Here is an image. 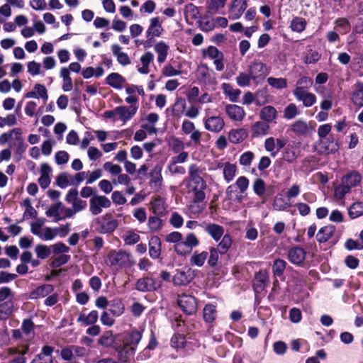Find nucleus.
<instances>
[{
    "label": "nucleus",
    "instance_id": "f257e3e1",
    "mask_svg": "<svg viewBox=\"0 0 363 363\" xmlns=\"http://www.w3.org/2000/svg\"><path fill=\"white\" fill-rule=\"evenodd\" d=\"M201 170L196 164H191L189 168L186 187L189 191H193L194 203H202L206 198L204 190L207 185L205 180L200 176Z\"/></svg>",
    "mask_w": 363,
    "mask_h": 363
},
{
    "label": "nucleus",
    "instance_id": "f03ea898",
    "mask_svg": "<svg viewBox=\"0 0 363 363\" xmlns=\"http://www.w3.org/2000/svg\"><path fill=\"white\" fill-rule=\"evenodd\" d=\"M94 223L95 231L100 234H111L118 226V221L110 213L97 217L94 220Z\"/></svg>",
    "mask_w": 363,
    "mask_h": 363
},
{
    "label": "nucleus",
    "instance_id": "7ed1b4c3",
    "mask_svg": "<svg viewBox=\"0 0 363 363\" xmlns=\"http://www.w3.org/2000/svg\"><path fill=\"white\" fill-rule=\"evenodd\" d=\"M162 286L161 280L153 277V273L149 272L147 276L138 279L135 283V289L140 292H155Z\"/></svg>",
    "mask_w": 363,
    "mask_h": 363
},
{
    "label": "nucleus",
    "instance_id": "20e7f679",
    "mask_svg": "<svg viewBox=\"0 0 363 363\" xmlns=\"http://www.w3.org/2000/svg\"><path fill=\"white\" fill-rule=\"evenodd\" d=\"M200 241L194 233H189L186 235L185 240L178 245H174V250L179 256H186L190 254L194 247H197Z\"/></svg>",
    "mask_w": 363,
    "mask_h": 363
},
{
    "label": "nucleus",
    "instance_id": "39448f33",
    "mask_svg": "<svg viewBox=\"0 0 363 363\" xmlns=\"http://www.w3.org/2000/svg\"><path fill=\"white\" fill-rule=\"evenodd\" d=\"M177 304L183 313L187 315H194L197 311L196 298L191 295L186 294L179 295Z\"/></svg>",
    "mask_w": 363,
    "mask_h": 363
},
{
    "label": "nucleus",
    "instance_id": "423d86ee",
    "mask_svg": "<svg viewBox=\"0 0 363 363\" xmlns=\"http://www.w3.org/2000/svg\"><path fill=\"white\" fill-rule=\"evenodd\" d=\"M249 73L255 82L262 80L269 73V69L266 64L259 60H255L249 66Z\"/></svg>",
    "mask_w": 363,
    "mask_h": 363
},
{
    "label": "nucleus",
    "instance_id": "0eeeda50",
    "mask_svg": "<svg viewBox=\"0 0 363 363\" xmlns=\"http://www.w3.org/2000/svg\"><path fill=\"white\" fill-rule=\"evenodd\" d=\"M318 144L320 146V153L321 154H334L340 149L339 142L333 135L319 139Z\"/></svg>",
    "mask_w": 363,
    "mask_h": 363
},
{
    "label": "nucleus",
    "instance_id": "6e6552de",
    "mask_svg": "<svg viewBox=\"0 0 363 363\" xmlns=\"http://www.w3.org/2000/svg\"><path fill=\"white\" fill-rule=\"evenodd\" d=\"M90 211L93 215H98L101 211V208H109L111 205L110 200L105 196H94L89 201Z\"/></svg>",
    "mask_w": 363,
    "mask_h": 363
},
{
    "label": "nucleus",
    "instance_id": "1a4fd4ad",
    "mask_svg": "<svg viewBox=\"0 0 363 363\" xmlns=\"http://www.w3.org/2000/svg\"><path fill=\"white\" fill-rule=\"evenodd\" d=\"M194 279L191 274V269H187L184 270L182 269H177L175 274L172 277V282L175 286H186Z\"/></svg>",
    "mask_w": 363,
    "mask_h": 363
},
{
    "label": "nucleus",
    "instance_id": "9d476101",
    "mask_svg": "<svg viewBox=\"0 0 363 363\" xmlns=\"http://www.w3.org/2000/svg\"><path fill=\"white\" fill-rule=\"evenodd\" d=\"M306 257V252L301 247L296 246L289 249L287 258L291 263L296 266H302Z\"/></svg>",
    "mask_w": 363,
    "mask_h": 363
},
{
    "label": "nucleus",
    "instance_id": "9b49d317",
    "mask_svg": "<svg viewBox=\"0 0 363 363\" xmlns=\"http://www.w3.org/2000/svg\"><path fill=\"white\" fill-rule=\"evenodd\" d=\"M247 7V0H233L229 8V18L232 20L240 18Z\"/></svg>",
    "mask_w": 363,
    "mask_h": 363
},
{
    "label": "nucleus",
    "instance_id": "f8f14e48",
    "mask_svg": "<svg viewBox=\"0 0 363 363\" xmlns=\"http://www.w3.org/2000/svg\"><path fill=\"white\" fill-rule=\"evenodd\" d=\"M55 347L50 345H44L39 354H36L30 363H53L52 353Z\"/></svg>",
    "mask_w": 363,
    "mask_h": 363
},
{
    "label": "nucleus",
    "instance_id": "ddd939ff",
    "mask_svg": "<svg viewBox=\"0 0 363 363\" xmlns=\"http://www.w3.org/2000/svg\"><path fill=\"white\" fill-rule=\"evenodd\" d=\"M108 257L111 265L125 267L129 261L130 254L123 250H119L118 252L111 251L108 255Z\"/></svg>",
    "mask_w": 363,
    "mask_h": 363
},
{
    "label": "nucleus",
    "instance_id": "4468645a",
    "mask_svg": "<svg viewBox=\"0 0 363 363\" xmlns=\"http://www.w3.org/2000/svg\"><path fill=\"white\" fill-rule=\"evenodd\" d=\"M224 125L225 122L220 116H211L204 120L205 128L211 132L218 133Z\"/></svg>",
    "mask_w": 363,
    "mask_h": 363
},
{
    "label": "nucleus",
    "instance_id": "2eb2a0df",
    "mask_svg": "<svg viewBox=\"0 0 363 363\" xmlns=\"http://www.w3.org/2000/svg\"><path fill=\"white\" fill-rule=\"evenodd\" d=\"M149 255L153 259L160 258L162 252V242L160 238L157 235H153L149 240Z\"/></svg>",
    "mask_w": 363,
    "mask_h": 363
},
{
    "label": "nucleus",
    "instance_id": "dca6fc26",
    "mask_svg": "<svg viewBox=\"0 0 363 363\" xmlns=\"http://www.w3.org/2000/svg\"><path fill=\"white\" fill-rule=\"evenodd\" d=\"M55 287L52 284H45L38 286L35 289L32 291L29 294V298L38 299L40 298H44L49 294L53 293Z\"/></svg>",
    "mask_w": 363,
    "mask_h": 363
},
{
    "label": "nucleus",
    "instance_id": "f3484780",
    "mask_svg": "<svg viewBox=\"0 0 363 363\" xmlns=\"http://www.w3.org/2000/svg\"><path fill=\"white\" fill-rule=\"evenodd\" d=\"M225 110L228 117L233 121H241L245 116L244 109L235 104H227Z\"/></svg>",
    "mask_w": 363,
    "mask_h": 363
},
{
    "label": "nucleus",
    "instance_id": "a211bd4d",
    "mask_svg": "<svg viewBox=\"0 0 363 363\" xmlns=\"http://www.w3.org/2000/svg\"><path fill=\"white\" fill-rule=\"evenodd\" d=\"M269 276L266 271L259 270L255 274V279L252 284V287L256 293L262 291L266 286V282L268 281Z\"/></svg>",
    "mask_w": 363,
    "mask_h": 363
},
{
    "label": "nucleus",
    "instance_id": "6ab92c4d",
    "mask_svg": "<svg viewBox=\"0 0 363 363\" xmlns=\"http://www.w3.org/2000/svg\"><path fill=\"white\" fill-rule=\"evenodd\" d=\"M138 106H120L116 107V112H118V115L120 117V119L125 123L128 121L130 120L136 113L138 111Z\"/></svg>",
    "mask_w": 363,
    "mask_h": 363
},
{
    "label": "nucleus",
    "instance_id": "aec40b11",
    "mask_svg": "<svg viewBox=\"0 0 363 363\" xmlns=\"http://www.w3.org/2000/svg\"><path fill=\"white\" fill-rule=\"evenodd\" d=\"M362 179L361 174L356 170L351 171L345 174L342 179L343 184H345L350 189L352 187L358 186Z\"/></svg>",
    "mask_w": 363,
    "mask_h": 363
},
{
    "label": "nucleus",
    "instance_id": "412c9836",
    "mask_svg": "<svg viewBox=\"0 0 363 363\" xmlns=\"http://www.w3.org/2000/svg\"><path fill=\"white\" fill-rule=\"evenodd\" d=\"M164 31L159 17H154L150 20V26L146 31V37H160Z\"/></svg>",
    "mask_w": 363,
    "mask_h": 363
},
{
    "label": "nucleus",
    "instance_id": "4be33fe9",
    "mask_svg": "<svg viewBox=\"0 0 363 363\" xmlns=\"http://www.w3.org/2000/svg\"><path fill=\"white\" fill-rule=\"evenodd\" d=\"M335 226L328 225L320 228L316 235V240L319 243L328 242L333 235L335 231Z\"/></svg>",
    "mask_w": 363,
    "mask_h": 363
},
{
    "label": "nucleus",
    "instance_id": "5701e85b",
    "mask_svg": "<svg viewBox=\"0 0 363 363\" xmlns=\"http://www.w3.org/2000/svg\"><path fill=\"white\" fill-rule=\"evenodd\" d=\"M204 230L216 242L219 241L224 235V228L216 223H208Z\"/></svg>",
    "mask_w": 363,
    "mask_h": 363
},
{
    "label": "nucleus",
    "instance_id": "b1692460",
    "mask_svg": "<svg viewBox=\"0 0 363 363\" xmlns=\"http://www.w3.org/2000/svg\"><path fill=\"white\" fill-rule=\"evenodd\" d=\"M270 126L269 123L262 121H257L251 127V136L252 138H259L265 135L268 133Z\"/></svg>",
    "mask_w": 363,
    "mask_h": 363
},
{
    "label": "nucleus",
    "instance_id": "393cba45",
    "mask_svg": "<svg viewBox=\"0 0 363 363\" xmlns=\"http://www.w3.org/2000/svg\"><path fill=\"white\" fill-rule=\"evenodd\" d=\"M106 84L116 89H121L125 79L117 72H112L106 77Z\"/></svg>",
    "mask_w": 363,
    "mask_h": 363
},
{
    "label": "nucleus",
    "instance_id": "a878e982",
    "mask_svg": "<svg viewBox=\"0 0 363 363\" xmlns=\"http://www.w3.org/2000/svg\"><path fill=\"white\" fill-rule=\"evenodd\" d=\"M247 137L248 133L244 128L232 129L228 134L229 141L233 144L240 143Z\"/></svg>",
    "mask_w": 363,
    "mask_h": 363
},
{
    "label": "nucleus",
    "instance_id": "bb28decb",
    "mask_svg": "<svg viewBox=\"0 0 363 363\" xmlns=\"http://www.w3.org/2000/svg\"><path fill=\"white\" fill-rule=\"evenodd\" d=\"M296 100L302 101L305 107H311L316 102V96L311 92H298L293 94Z\"/></svg>",
    "mask_w": 363,
    "mask_h": 363
},
{
    "label": "nucleus",
    "instance_id": "cd10ccee",
    "mask_svg": "<svg viewBox=\"0 0 363 363\" xmlns=\"http://www.w3.org/2000/svg\"><path fill=\"white\" fill-rule=\"evenodd\" d=\"M162 166L161 164H156L150 172V185L157 187H160L162 183Z\"/></svg>",
    "mask_w": 363,
    "mask_h": 363
},
{
    "label": "nucleus",
    "instance_id": "c85d7f7f",
    "mask_svg": "<svg viewBox=\"0 0 363 363\" xmlns=\"http://www.w3.org/2000/svg\"><path fill=\"white\" fill-rule=\"evenodd\" d=\"M259 116L262 121L269 123L274 121L277 118V111L272 106H267L261 109Z\"/></svg>",
    "mask_w": 363,
    "mask_h": 363
},
{
    "label": "nucleus",
    "instance_id": "c756f323",
    "mask_svg": "<svg viewBox=\"0 0 363 363\" xmlns=\"http://www.w3.org/2000/svg\"><path fill=\"white\" fill-rule=\"evenodd\" d=\"M121 47L118 44L111 45V51L114 56L117 57V61L123 66L130 64V60L127 53L121 51Z\"/></svg>",
    "mask_w": 363,
    "mask_h": 363
},
{
    "label": "nucleus",
    "instance_id": "7c9ffc66",
    "mask_svg": "<svg viewBox=\"0 0 363 363\" xmlns=\"http://www.w3.org/2000/svg\"><path fill=\"white\" fill-rule=\"evenodd\" d=\"M290 130L297 136H306L308 133L309 128L305 121L298 119L291 124Z\"/></svg>",
    "mask_w": 363,
    "mask_h": 363
},
{
    "label": "nucleus",
    "instance_id": "2f4dec72",
    "mask_svg": "<svg viewBox=\"0 0 363 363\" xmlns=\"http://www.w3.org/2000/svg\"><path fill=\"white\" fill-rule=\"evenodd\" d=\"M221 240L217 245V247H215L217 249V251H220V255H225L233 245V238L230 234L226 233L224 234Z\"/></svg>",
    "mask_w": 363,
    "mask_h": 363
},
{
    "label": "nucleus",
    "instance_id": "473e14b6",
    "mask_svg": "<svg viewBox=\"0 0 363 363\" xmlns=\"http://www.w3.org/2000/svg\"><path fill=\"white\" fill-rule=\"evenodd\" d=\"M14 303L9 300L0 303V320H6L13 313Z\"/></svg>",
    "mask_w": 363,
    "mask_h": 363
},
{
    "label": "nucleus",
    "instance_id": "72a5a7b5",
    "mask_svg": "<svg viewBox=\"0 0 363 363\" xmlns=\"http://www.w3.org/2000/svg\"><path fill=\"white\" fill-rule=\"evenodd\" d=\"M108 306V311L115 317L121 316L124 313L125 306L118 298L111 300Z\"/></svg>",
    "mask_w": 363,
    "mask_h": 363
},
{
    "label": "nucleus",
    "instance_id": "f704fd0d",
    "mask_svg": "<svg viewBox=\"0 0 363 363\" xmlns=\"http://www.w3.org/2000/svg\"><path fill=\"white\" fill-rule=\"evenodd\" d=\"M169 46L162 40L159 41L155 45V51L157 53V61L159 63H163L168 55Z\"/></svg>",
    "mask_w": 363,
    "mask_h": 363
},
{
    "label": "nucleus",
    "instance_id": "c9c22d12",
    "mask_svg": "<svg viewBox=\"0 0 363 363\" xmlns=\"http://www.w3.org/2000/svg\"><path fill=\"white\" fill-rule=\"evenodd\" d=\"M313 84L312 78L306 76L301 77L296 82V87L293 90V94L298 92H306Z\"/></svg>",
    "mask_w": 363,
    "mask_h": 363
},
{
    "label": "nucleus",
    "instance_id": "e433bc0d",
    "mask_svg": "<svg viewBox=\"0 0 363 363\" xmlns=\"http://www.w3.org/2000/svg\"><path fill=\"white\" fill-rule=\"evenodd\" d=\"M356 89L352 94V103L359 107L363 106V83L357 82L355 84Z\"/></svg>",
    "mask_w": 363,
    "mask_h": 363
},
{
    "label": "nucleus",
    "instance_id": "4c0bfd02",
    "mask_svg": "<svg viewBox=\"0 0 363 363\" xmlns=\"http://www.w3.org/2000/svg\"><path fill=\"white\" fill-rule=\"evenodd\" d=\"M223 93L228 96L231 102H237L239 99L241 91L239 89H233L231 84L223 83L222 84Z\"/></svg>",
    "mask_w": 363,
    "mask_h": 363
},
{
    "label": "nucleus",
    "instance_id": "58836bf2",
    "mask_svg": "<svg viewBox=\"0 0 363 363\" xmlns=\"http://www.w3.org/2000/svg\"><path fill=\"white\" fill-rule=\"evenodd\" d=\"M160 216H152L148 218L147 227L150 232H159L163 227V220L161 219Z\"/></svg>",
    "mask_w": 363,
    "mask_h": 363
},
{
    "label": "nucleus",
    "instance_id": "ea45409f",
    "mask_svg": "<svg viewBox=\"0 0 363 363\" xmlns=\"http://www.w3.org/2000/svg\"><path fill=\"white\" fill-rule=\"evenodd\" d=\"M306 26L307 21L305 18L295 16L292 18L289 27L292 31L301 33L305 30Z\"/></svg>",
    "mask_w": 363,
    "mask_h": 363
},
{
    "label": "nucleus",
    "instance_id": "a19ab883",
    "mask_svg": "<svg viewBox=\"0 0 363 363\" xmlns=\"http://www.w3.org/2000/svg\"><path fill=\"white\" fill-rule=\"evenodd\" d=\"M208 256V252L203 251L199 252L196 250L190 258V264L192 266L202 267Z\"/></svg>",
    "mask_w": 363,
    "mask_h": 363
},
{
    "label": "nucleus",
    "instance_id": "79ce46f5",
    "mask_svg": "<svg viewBox=\"0 0 363 363\" xmlns=\"http://www.w3.org/2000/svg\"><path fill=\"white\" fill-rule=\"evenodd\" d=\"M150 210L152 213L156 216H164L165 215L166 207L164 203L161 200L160 198L154 199L150 203Z\"/></svg>",
    "mask_w": 363,
    "mask_h": 363
},
{
    "label": "nucleus",
    "instance_id": "37998d69",
    "mask_svg": "<svg viewBox=\"0 0 363 363\" xmlns=\"http://www.w3.org/2000/svg\"><path fill=\"white\" fill-rule=\"evenodd\" d=\"M216 316V306L212 303L206 304L203 311V318L205 322L211 323Z\"/></svg>",
    "mask_w": 363,
    "mask_h": 363
},
{
    "label": "nucleus",
    "instance_id": "c03bdc74",
    "mask_svg": "<svg viewBox=\"0 0 363 363\" xmlns=\"http://www.w3.org/2000/svg\"><path fill=\"white\" fill-rule=\"evenodd\" d=\"M99 318L98 311L96 310L91 311L88 315L81 313L77 321L78 323H84L86 325H94L96 323Z\"/></svg>",
    "mask_w": 363,
    "mask_h": 363
},
{
    "label": "nucleus",
    "instance_id": "a18cd8bd",
    "mask_svg": "<svg viewBox=\"0 0 363 363\" xmlns=\"http://www.w3.org/2000/svg\"><path fill=\"white\" fill-rule=\"evenodd\" d=\"M186 108V102L185 99L182 97L177 98L176 101L173 105L172 115L174 117L180 118L184 113Z\"/></svg>",
    "mask_w": 363,
    "mask_h": 363
},
{
    "label": "nucleus",
    "instance_id": "49530a36",
    "mask_svg": "<svg viewBox=\"0 0 363 363\" xmlns=\"http://www.w3.org/2000/svg\"><path fill=\"white\" fill-rule=\"evenodd\" d=\"M226 1L227 0H207V13L210 14H215L218 13L220 9H223L225 6Z\"/></svg>",
    "mask_w": 363,
    "mask_h": 363
},
{
    "label": "nucleus",
    "instance_id": "de8ad7c7",
    "mask_svg": "<svg viewBox=\"0 0 363 363\" xmlns=\"http://www.w3.org/2000/svg\"><path fill=\"white\" fill-rule=\"evenodd\" d=\"M114 337L115 335L112 330H106L98 340V345L104 347H111V345L114 343Z\"/></svg>",
    "mask_w": 363,
    "mask_h": 363
},
{
    "label": "nucleus",
    "instance_id": "09e8293b",
    "mask_svg": "<svg viewBox=\"0 0 363 363\" xmlns=\"http://www.w3.org/2000/svg\"><path fill=\"white\" fill-rule=\"evenodd\" d=\"M237 167L234 164L225 162L223 167V177L224 179L229 183L235 176Z\"/></svg>",
    "mask_w": 363,
    "mask_h": 363
},
{
    "label": "nucleus",
    "instance_id": "8fccbe9b",
    "mask_svg": "<svg viewBox=\"0 0 363 363\" xmlns=\"http://www.w3.org/2000/svg\"><path fill=\"white\" fill-rule=\"evenodd\" d=\"M348 215L352 219L357 218L363 215V202L353 203L348 210Z\"/></svg>",
    "mask_w": 363,
    "mask_h": 363
},
{
    "label": "nucleus",
    "instance_id": "3c124183",
    "mask_svg": "<svg viewBox=\"0 0 363 363\" xmlns=\"http://www.w3.org/2000/svg\"><path fill=\"white\" fill-rule=\"evenodd\" d=\"M287 263L281 259H277L274 260L272 265V272L274 277H281L284 274V270L286 267Z\"/></svg>",
    "mask_w": 363,
    "mask_h": 363
},
{
    "label": "nucleus",
    "instance_id": "603ef678",
    "mask_svg": "<svg viewBox=\"0 0 363 363\" xmlns=\"http://www.w3.org/2000/svg\"><path fill=\"white\" fill-rule=\"evenodd\" d=\"M135 347L131 346L129 343H126L125 346H123V351L119 354L118 359L121 362H127L135 354Z\"/></svg>",
    "mask_w": 363,
    "mask_h": 363
},
{
    "label": "nucleus",
    "instance_id": "864d4df0",
    "mask_svg": "<svg viewBox=\"0 0 363 363\" xmlns=\"http://www.w3.org/2000/svg\"><path fill=\"white\" fill-rule=\"evenodd\" d=\"M267 81L269 86L277 89H285L288 85L287 79L286 78H275L269 77L267 78Z\"/></svg>",
    "mask_w": 363,
    "mask_h": 363
},
{
    "label": "nucleus",
    "instance_id": "5fc2aeb1",
    "mask_svg": "<svg viewBox=\"0 0 363 363\" xmlns=\"http://www.w3.org/2000/svg\"><path fill=\"white\" fill-rule=\"evenodd\" d=\"M186 344V337L182 334L176 333L171 338V345L177 350L184 348Z\"/></svg>",
    "mask_w": 363,
    "mask_h": 363
},
{
    "label": "nucleus",
    "instance_id": "6e6d98bb",
    "mask_svg": "<svg viewBox=\"0 0 363 363\" xmlns=\"http://www.w3.org/2000/svg\"><path fill=\"white\" fill-rule=\"evenodd\" d=\"M62 208V202L58 201L55 204H52L50 206V208L46 211L45 214L48 217H54V221L57 222L60 220V216L59 213V211L61 210Z\"/></svg>",
    "mask_w": 363,
    "mask_h": 363
},
{
    "label": "nucleus",
    "instance_id": "4d7b16f0",
    "mask_svg": "<svg viewBox=\"0 0 363 363\" xmlns=\"http://www.w3.org/2000/svg\"><path fill=\"white\" fill-rule=\"evenodd\" d=\"M252 188L255 194L259 197H262L266 193L267 187L262 179H256L253 183Z\"/></svg>",
    "mask_w": 363,
    "mask_h": 363
},
{
    "label": "nucleus",
    "instance_id": "13d9d810",
    "mask_svg": "<svg viewBox=\"0 0 363 363\" xmlns=\"http://www.w3.org/2000/svg\"><path fill=\"white\" fill-rule=\"evenodd\" d=\"M35 325L31 318L23 319L21 324V330L27 336L34 335Z\"/></svg>",
    "mask_w": 363,
    "mask_h": 363
},
{
    "label": "nucleus",
    "instance_id": "bf43d9fd",
    "mask_svg": "<svg viewBox=\"0 0 363 363\" xmlns=\"http://www.w3.org/2000/svg\"><path fill=\"white\" fill-rule=\"evenodd\" d=\"M35 252L38 259H45L51 254L50 247L45 245L38 244L35 246Z\"/></svg>",
    "mask_w": 363,
    "mask_h": 363
},
{
    "label": "nucleus",
    "instance_id": "052dcab7",
    "mask_svg": "<svg viewBox=\"0 0 363 363\" xmlns=\"http://www.w3.org/2000/svg\"><path fill=\"white\" fill-rule=\"evenodd\" d=\"M202 54L203 57L208 55L209 58L213 59L214 60L223 55L222 52H220L216 47L212 45L208 46L206 50L203 49L202 50Z\"/></svg>",
    "mask_w": 363,
    "mask_h": 363
},
{
    "label": "nucleus",
    "instance_id": "680f3d73",
    "mask_svg": "<svg viewBox=\"0 0 363 363\" xmlns=\"http://www.w3.org/2000/svg\"><path fill=\"white\" fill-rule=\"evenodd\" d=\"M298 114H299V111H298V108L295 104H289L284 108V117L286 119H288V120L293 119Z\"/></svg>",
    "mask_w": 363,
    "mask_h": 363
},
{
    "label": "nucleus",
    "instance_id": "e2e57ef3",
    "mask_svg": "<svg viewBox=\"0 0 363 363\" xmlns=\"http://www.w3.org/2000/svg\"><path fill=\"white\" fill-rule=\"evenodd\" d=\"M237 186L234 184L228 186L225 191L226 199L228 200H233L238 202L241 201L242 199V196L241 195L236 194L234 196V194L237 192Z\"/></svg>",
    "mask_w": 363,
    "mask_h": 363
},
{
    "label": "nucleus",
    "instance_id": "0e129e2a",
    "mask_svg": "<svg viewBox=\"0 0 363 363\" xmlns=\"http://www.w3.org/2000/svg\"><path fill=\"white\" fill-rule=\"evenodd\" d=\"M252 79L251 75L250 73L247 74L245 72H240L238 77H236V82L238 86L241 87H245L250 85V81Z\"/></svg>",
    "mask_w": 363,
    "mask_h": 363
},
{
    "label": "nucleus",
    "instance_id": "69168bd1",
    "mask_svg": "<svg viewBox=\"0 0 363 363\" xmlns=\"http://www.w3.org/2000/svg\"><path fill=\"white\" fill-rule=\"evenodd\" d=\"M142 337L143 333L141 331H139L137 329H133L129 333L128 342L127 343H129L131 346H136L141 340Z\"/></svg>",
    "mask_w": 363,
    "mask_h": 363
},
{
    "label": "nucleus",
    "instance_id": "338daca9",
    "mask_svg": "<svg viewBox=\"0 0 363 363\" xmlns=\"http://www.w3.org/2000/svg\"><path fill=\"white\" fill-rule=\"evenodd\" d=\"M350 191V187H347L345 184L342 183V184H340L335 188L334 196L337 199H342Z\"/></svg>",
    "mask_w": 363,
    "mask_h": 363
},
{
    "label": "nucleus",
    "instance_id": "774afa93",
    "mask_svg": "<svg viewBox=\"0 0 363 363\" xmlns=\"http://www.w3.org/2000/svg\"><path fill=\"white\" fill-rule=\"evenodd\" d=\"M169 223L173 227L179 228L183 225L184 218L178 212L174 211L172 213V216L169 218Z\"/></svg>",
    "mask_w": 363,
    "mask_h": 363
}]
</instances>
